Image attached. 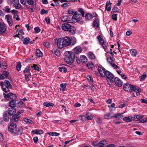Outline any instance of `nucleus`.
I'll return each mask as SVG.
<instances>
[{"label": "nucleus", "mask_w": 147, "mask_h": 147, "mask_svg": "<svg viewBox=\"0 0 147 147\" xmlns=\"http://www.w3.org/2000/svg\"><path fill=\"white\" fill-rule=\"evenodd\" d=\"M123 87L124 90L126 91L140 92L142 91L140 88L135 86L131 85L127 83L124 84Z\"/></svg>", "instance_id": "obj_3"}, {"label": "nucleus", "mask_w": 147, "mask_h": 147, "mask_svg": "<svg viewBox=\"0 0 147 147\" xmlns=\"http://www.w3.org/2000/svg\"><path fill=\"white\" fill-rule=\"evenodd\" d=\"M87 66L89 68H92L94 67V65L92 63H90L87 64Z\"/></svg>", "instance_id": "obj_64"}, {"label": "nucleus", "mask_w": 147, "mask_h": 147, "mask_svg": "<svg viewBox=\"0 0 147 147\" xmlns=\"http://www.w3.org/2000/svg\"><path fill=\"white\" fill-rule=\"evenodd\" d=\"M16 125L15 123H11L8 127V131L9 132L13 134L15 130H16Z\"/></svg>", "instance_id": "obj_5"}, {"label": "nucleus", "mask_w": 147, "mask_h": 147, "mask_svg": "<svg viewBox=\"0 0 147 147\" xmlns=\"http://www.w3.org/2000/svg\"><path fill=\"white\" fill-rule=\"evenodd\" d=\"M35 33L36 34L39 33L40 31V29L38 27H35L34 28Z\"/></svg>", "instance_id": "obj_54"}, {"label": "nucleus", "mask_w": 147, "mask_h": 147, "mask_svg": "<svg viewBox=\"0 0 147 147\" xmlns=\"http://www.w3.org/2000/svg\"><path fill=\"white\" fill-rule=\"evenodd\" d=\"M86 78L89 83L91 84L93 82V80L91 76H88L86 77Z\"/></svg>", "instance_id": "obj_53"}, {"label": "nucleus", "mask_w": 147, "mask_h": 147, "mask_svg": "<svg viewBox=\"0 0 147 147\" xmlns=\"http://www.w3.org/2000/svg\"><path fill=\"white\" fill-rule=\"evenodd\" d=\"M123 120L127 122H131L132 120V117L131 116L125 117L123 119Z\"/></svg>", "instance_id": "obj_20"}, {"label": "nucleus", "mask_w": 147, "mask_h": 147, "mask_svg": "<svg viewBox=\"0 0 147 147\" xmlns=\"http://www.w3.org/2000/svg\"><path fill=\"white\" fill-rule=\"evenodd\" d=\"M3 10L7 13H10L11 11L10 9L9 6H8L4 7V8L3 9Z\"/></svg>", "instance_id": "obj_35"}, {"label": "nucleus", "mask_w": 147, "mask_h": 147, "mask_svg": "<svg viewBox=\"0 0 147 147\" xmlns=\"http://www.w3.org/2000/svg\"><path fill=\"white\" fill-rule=\"evenodd\" d=\"M67 85L66 83H62L60 85L61 90L62 91H64Z\"/></svg>", "instance_id": "obj_30"}, {"label": "nucleus", "mask_w": 147, "mask_h": 147, "mask_svg": "<svg viewBox=\"0 0 147 147\" xmlns=\"http://www.w3.org/2000/svg\"><path fill=\"white\" fill-rule=\"evenodd\" d=\"M97 70L101 76L102 77H104L106 70L103 67H98L97 69Z\"/></svg>", "instance_id": "obj_11"}, {"label": "nucleus", "mask_w": 147, "mask_h": 147, "mask_svg": "<svg viewBox=\"0 0 147 147\" xmlns=\"http://www.w3.org/2000/svg\"><path fill=\"white\" fill-rule=\"evenodd\" d=\"M13 18L16 19L17 21H19L20 20V18L19 17V16L18 14L14 15L13 16Z\"/></svg>", "instance_id": "obj_58"}, {"label": "nucleus", "mask_w": 147, "mask_h": 147, "mask_svg": "<svg viewBox=\"0 0 147 147\" xmlns=\"http://www.w3.org/2000/svg\"><path fill=\"white\" fill-rule=\"evenodd\" d=\"M62 38L64 47H68L71 44V39L69 37L66 36L64 38Z\"/></svg>", "instance_id": "obj_8"}, {"label": "nucleus", "mask_w": 147, "mask_h": 147, "mask_svg": "<svg viewBox=\"0 0 147 147\" xmlns=\"http://www.w3.org/2000/svg\"><path fill=\"white\" fill-rule=\"evenodd\" d=\"M76 29L73 26H71L70 29L68 31L70 34L73 35L75 33Z\"/></svg>", "instance_id": "obj_26"}, {"label": "nucleus", "mask_w": 147, "mask_h": 147, "mask_svg": "<svg viewBox=\"0 0 147 147\" xmlns=\"http://www.w3.org/2000/svg\"><path fill=\"white\" fill-rule=\"evenodd\" d=\"M86 117L88 120H89L92 118V116L91 114L88 113L86 114Z\"/></svg>", "instance_id": "obj_46"}, {"label": "nucleus", "mask_w": 147, "mask_h": 147, "mask_svg": "<svg viewBox=\"0 0 147 147\" xmlns=\"http://www.w3.org/2000/svg\"><path fill=\"white\" fill-rule=\"evenodd\" d=\"M3 74L5 77V78H6L9 75V73L7 71H3Z\"/></svg>", "instance_id": "obj_62"}, {"label": "nucleus", "mask_w": 147, "mask_h": 147, "mask_svg": "<svg viewBox=\"0 0 147 147\" xmlns=\"http://www.w3.org/2000/svg\"><path fill=\"white\" fill-rule=\"evenodd\" d=\"M48 13V11L45 10L44 9H42L40 11V14L41 15H43L45 14H47Z\"/></svg>", "instance_id": "obj_55"}, {"label": "nucleus", "mask_w": 147, "mask_h": 147, "mask_svg": "<svg viewBox=\"0 0 147 147\" xmlns=\"http://www.w3.org/2000/svg\"><path fill=\"white\" fill-rule=\"evenodd\" d=\"M3 95L6 100H11L9 103V106L10 107L14 108L16 107V101L18 100L15 94L10 92L7 94L4 93Z\"/></svg>", "instance_id": "obj_1"}, {"label": "nucleus", "mask_w": 147, "mask_h": 147, "mask_svg": "<svg viewBox=\"0 0 147 147\" xmlns=\"http://www.w3.org/2000/svg\"><path fill=\"white\" fill-rule=\"evenodd\" d=\"M57 47L59 49H61L64 47L62 38H59L57 40Z\"/></svg>", "instance_id": "obj_9"}, {"label": "nucleus", "mask_w": 147, "mask_h": 147, "mask_svg": "<svg viewBox=\"0 0 147 147\" xmlns=\"http://www.w3.org/2000/svg\"><path fill=\"white\" fill-rule=\"evenodd\" d=\"M30 40L28 37L25 38L23 41V44L25 45H27L30 41Z\"/></svg>", "instance_id": "obj_39"}, {"label": "nucleus", "mask_w": 147, "mask_h": 147, "mask_svg": "<svg viewBox=\"0 0 147 147\" xmlns=\"http://www.w3.org/2000/svg\"><path fill=\"white\" fill-rule=\"evenodd\" d=\"M24 72L25 74H28L31 75L30 72V71L29 68L28 67H26L24 71Z\"/></svg>", "instance_id": "obj_33"}, {"label": "nucleus", "mask_w": 147, "mask_h": 147, "mask_svg": "<svg viewBox=\"0 0 147 147\" xmlns=\"http://www.w3.org/2000/svg\"><path fill=\"white\" fill-rule=\"evenodd\" d=\"M51 51L53 54H54L57 56H59L60 55L59 51L58 49H53Z\"/></svg>", "instance_id": "obj_31"}, {"label": "nucleus", "mask_w": 147, "mask_h": 147, "mask_svg": "<svg viewBox=\"0 0 147 147\" xmlns=\"http://www.w3.org/2000/svg\"><path fill=\"white\" fill-rule=\"evenodd\" d=\"M64 57L65 62L67 64H71L74 60L75 54L72 52L66 51L65 52Z\"/></svg>", "instance_id": "obj_2"}, {"label": "nucleus", "mask_w": 147, "mask_h": 147, "mask_svg": "<svg viewBox=\"0 0 147 147\" xmlns=\"http://www.w3.org/2000/svg\"><path fill=\"white\" fill-rule=\"evenodd\" d=\"M81 16V14L78 13V12L76 11L74 13V15L72 17V18L76 20L77 21H79L81 19L80 18Z\"/></svg>", "instance_id": "obj_15"}, {"label": "nucleus", "mask_w": 147, "mask_h": 147, "mask_svg": "<svg viewBox=\"0 0 147 147\" xmlns=\"http://www.w3.org/2000/svg\"><path fill=\"white\" fill-rule=\"evenodd\" d=\"M46 134H47L49 135L52 136H59L60 135V134L59 133L53 132H47Z\"/></svg>", "instance_id": "obj_34"}, {"label": "nucleus", "mask_w": 147, "mask_h": 147, "mask_svg": "<svg viewBox=\"0 0 147 147\" xmlns=\"http://www.w3.org/2000/svg\"><path fill=\"white\" fill-rule=\"evenodd\" d=\"M59 69L61 72L63 70V71L64 73L66 72L67 71V69H66L65 67H59Z\"/></svg>", "instance_id": "obj_40"}, {"label": "nucleus", "mask_w": 147, "mask_h": 147, "mask_svg": "<svg viewBox=\"0 0 147 147\" xmlns=\"http://www.w3.org/2000/svg\"><path fill=\"white\" fill-rule=\"evenodd\" d=\"M16 112V110L14 108L11 107L8 109V113L10 116H12Z\"/></svg>", "instance_id": "obj_16"}, {"label": "nucleus", "mask_w": 147, "mask_h": 147, "mask_svg": "<svg viewBox=\"0 0 147 147\" xmlns=\"http://www.w3.org/2000/svg\"><path fill=\"white\" fill-rule=\"evenodd\" d=\"M31 75H29L28 74H25V80L27 82H28L29 80V77Z\"/></svg>", "instance_id": "obj_59"}, {"label": "nucleus", "mask_w": 147, "mask_h": 147, "mask_svg": "<svg viewBox=\"0 0 147 147\" xmlns=\"http://www.w3.org/2000/svg\"><path fill=\"white\" fill-rule=\"evenodd\" d=\"M80 59L81 62L82 63H85L87 61V57L84 55L80 56Z\"/></svg>", "instance_id": "obj_25"}, {"label": "nucleus", "mask_w": 147, "mask_h": 147, "mask_svg": "<svg viewBox=\"0 0 147 147\" xmlns=\"http://www.w3.org/2000/svg\"><path fill=\"white\" fill-rule=\"evenodd\" d=\"M11 12L13 16L18 14V11L16 10H12Z\"/></svg>", "instance_id": "obj_56"}, {"label": "nucleus", "mask_w": 147, "mask_h": 147, "mask_svg": "<svg viewBox=\"0 0 147 147\" xmlns=\"http://www.w3.org/2000/svg\"><path fill=\"white\" fill-rule=\"evenodd\" d=\"M78 11L81 13L82 17H84V9H83L80 8L78 9Z\"/></svg>", "instance_id": "obj_48"}, {"label": "nucleus", "mask_w": 147, "mask_h": 147, "mask_svg": "<svg viewBox=\"0 0 147 147\" xmlns=\"http://www.w3.org/2000/svg\"><path fill=\"white\" fill-rule=\"evenodd\" d=\"M36 55L38 57H40L42 56V53L39 49H37L36 51Z\"/></svg>", "instance_id": "obj_28"}, {"label": "nucleus", "mask_w": 147, "mask_h": 147, "mask_svg": "<svg viewBox=\"0 0 147 147\" xmlns=\"http://www.w3.org/2000/svg\"><path fill=\"white\" fill-rule=\"evenodd\" d=\"M32 132L34 134H42L43 133V131L42 130H34L32 131Z\"/></svg>", "instance_id": "obj_21"}, {"label": "nucleus", "mask_w": 147, "mask_h": 147, "mask_svg": "<svg viewBox=\"0 0 147 147\" xmlns=\"http://www.w3.org/2000/svg\"><path fill=\"white\" fill-rule=\"evenodd\" d=\"M32 67L33 68V69L34 70H36L38 71L39 70V68L36 64H33V66H32Z\"/></svg>", "instance_id": "obj_52"}, {"label": "nucleus", "mask_w": 147, "mask_h": 147, "mask_svg": "<svg viewBox=\"0 0 147 147\" xmlns=\"http://www.w3.org/2000/svg\"><path fill=\"white\" fill-rule=\"evenodd\" d=\"M119 11L118 8L116 7H114L112 10V12H117Z\"/></svg>", "instance_id": "obj_63"}, {"label": "nucleus", "mask_w": 147, "mask_h": 147, "mask_svg": "<svg viewBox=\"0 0 147 147\" xmlns=\"http://www.w3.org/2000/svg\"><path fill=\"white\" fill-rule=\"evenodd\" d=\"M76 38L74 37L72 38L71 39V44L72 45H73L76 43Z\"/></svg>", "instance_id": "obj_47"}, {"label": "nucleus", "mask_w": 147, "mask_h": 147, "mask_svg": "<svg viewBox=\"0 0 147 147\" xmlns=\"http://www.w3.org/2000/svg\"><path fill=\"white\" fill-rule=\"evenodd\" d=\"M11 1V3L17 9H20L21 8V5L19 3V0H8V2Z\"/></svg>", "instance_id": "obj_6"}, {"label": "nucleus", "mask_w": 147, "mask_h": 147, "mask_svg": "<svg viewBox=\"0 0 147 147\" xmlns=\"http://www.w3.org/2000/svg\"><path fill=\"white\" fill-rule=\"evenodd\" d=\"M144 117V115H136V118H135V117H134V118L135 119L136 121H138Z\"/></svg>", "instance_id": "obj_45"}, {"label": "nucleus", "mask_w": 147, "mask_h": 147, "mask_svg": "<svg viewBox=\"0 0 147 147\" xmlns=\"http://www.w3.org/2000/svg\"><path fill=\"white\" fill-rule=\"evenodd\" d=\"M20 117V116L19 115L17 114H16L12 116V118L14 121L15 122H17L19 120Z\"/></svg>", "instance_id": "obj_23"}, {"label": "nucleus", "mask_w": 147, "mask_h": 147, "mask_svg": "<svg viewBox=\"0 0 147 147\" xmlns=\"http://www.w3.org/2000/svg\"><path fill=\"white\" fill-rule=\"evenodd\" d=\"M74 51L76 54L79 53L82 51L81 47L80 46H77L74 49Z\"/></svg>", "instance_id": "obj_22"}, {"label": "nucleus", "mask_w": 147, "mask_h": 147, "mask_svg": "<svg viewBox=\"0 0 147 147\" xmlns=\"http://www.w3.org/2000/svg\"><path fill=\"white\" fill-rule=\"evenodd\" d=\"M110 113H107L105 114L104 115V117L105 119H109L110 118H112V117H110Z\"/></svg>", "instance_id": "obj_43"}, {"label": "nucleus", "mask_w": 147, "mask_h": 147, "mask_svg": "<svg viewBox=\"0 0 147 147\" xmlns=\"http://www.w3.org/2000/svg\"><path fill=\"white\" fill-rule=\"evenodd\" d=\"M104 142H105V140L100 141L98 143V144L100 146H105V144L104 143Z\"/></svg>", "instance_id": "obj_51"}, {"label": "nucleus", "mask_w": 147, "mask_h": 147, "mask_svg": "<svg viewBox=\"0 0 147 147\" xmlns=\"http://www.w3.org/2000/svg\"><path fill=\"white\" fill-rule=\"evenodd\" d=\"M107 61L110 65L113 63L114 61L112 59L111 57H108L107 58Z\"/></svg>", "instance_id": "obj_44"}, {"label": "nucleus", "mask_w": 147, "mask_h": 147, "mask_svg": "<svg viewBox=\"0 0 147 147\" xmlns=\"http://www.w3.org/2000/svg\"><path fill=\"white\" fill-rule=\"evenodd\" d=\"M85 18L86 20L88 21L92 19L93 16L91 13H88L85 15Z\"/></svg>", "instance_id": "obj_19"}, {"label": "nucleus", "mask_w": 147, "mask_h": 147, "mask_svg": "<svg viewBox=\"0 0 147 147\" xmlns=\"http://www.w3.org/2000/svg\"><path fill=\"white\" fill-rule=\"evenodd\" d=\"M117 14H113L112 16V19L115 21H117Z\"/></svg>", "instance_id": "obj_57"}, {"label": "nucleus", "mask_w": 147, "mask_h": 147, "mask_svg": "<svg viewBox=\"0 0 147 147\" xmlns=\"http://www.w3.org/2000/svg\"><path fill=\"white\" fill-rule=\"evenodd\" d=\"M79 118L81 121H83L85 120L86 119V117L84 115H80L79 116Z\"/></svg>", "instance_id": "obj_61"}, {"label": "nucleus", "mask_w": 147, "mask_h": 147, "mask_svg": "<svg viewBox=\"0 0 147 147\" xmlns=\"http://www.w3.org/2000/svg\"><path fill=\"white\" fill-rule=\"evenodd\" d=\"M68 16L67 15H65V16H63L62 19L61 20L63 22H67L68 20Z\"/></svg>", "instance_id": "obj_50"}, {"label": "nucleus", "mask_w": 147, "mask_h": 147, "mask_svg": "<svg viewBox=\"0 0 147 147\" xmlns=\"http://www.w3.org/2000/svg\"><path fill=\"white\" fill-rule=\"evenodd\" d=\"M23 120L25 122L28 123H32V121L31 120L26 118H24L23 119Z\"/></svg>", "instance_id": "obj_49"}, {"label": "nucleus", "mask_w": 147, "mask_h": 147, "mask_svg": "<svg viewBox=\"0 0 147 147\" xmlns=\"http://www.w3.org/2000/svg\"><path fill=\"white\" fill-rule=\"evenodd\" d=\"M88 56L89 58L91 59H94L95 58L94 55L91 52L88 53Z\"/></svg>", "instance_id": "obj_27"}, {"label": "nucleus", "mask_w": 147, "mask_h": 147, "mask_svg": "<svg viewBox=\"0 0 147 147\" xmlns=\"http://www.w3.org/2000/svg\"><path fill=\"white\" fill-rule=\"evenodd\" d=\"M147 75L146 74V73L144 72L143 75H142L141 76L139 77V78L140 79V81H142L144 80L147 77Z\"/></svg>", "instance_id": "obj_37"}, {"label": "nucleus", "mask_w": 147, "mask_h": 147, "mask_svg": "<svg viewBox=\"0 0 147 147\" xmlns=\"http://www.w3.org/2000/svg\"><path fill=\"white\" fill-rule=\"evenodd\" d=\"M28 3L30 5H32L33 4L34 1L33 0H26Z\"/></svg>", "instance_id": "obj_60"}, {"label": "nucleus", "mask_w": 147, "mask_h": 147, "mask_svg": "<svg viewBox=\"0 0 147 147\" xmlns=\"http://www.w3.org/2000/svg\"><path fill=\"white\" fill-rule=\"evenodd\" d=\"M7 28L4 24L0 23V34L3 35L6 30Z\"/></svg>", "instance_id": "obj_12"}, {"label": "nucleus", "mask_w": 147, "mask_h": 147, "mask_svg": "<svg viewBox=\"0 0 147 147\" xmlns=\"http://www.w3.org/2000/svg\"><path fill=\"white\" fill-rule=\"evenodd\" d=\"M4 83L2 82L0 83L3 90L4 92H9L10 91L9 89L11 88L12 86L8 80H5Z\"/></svg>", "instance_id": "obj_4"}, {"label": "nucleus", "mask_w": 147, "mask_h": 147, "mask_svg": "<svg viewBox=\"0 0 147 147\" xmlns=\"http://www.w3.org/2000/svg\"><path fill=\"white\" fill-rule=\"evenodd\" d=\"M101 45H102L103 49L107 53H108L110 52L108 50V43H107L106 42H105L104 43L101 44Z\"/></svg>", "instance_id": "obj_18"}, {"label": "nucleus", "mask_w": 147, "mask_h": 147, "mask_svg": "<svg viewBox=\"0 0 147 147\" xmlns=\"http://www.w3.org/2000/svg\"><path fill=\"white\" fill-rule=\"evenodd\" d=\"M21 66L22 65L21 64V62L20 61L18 62L17 63L16 66V69L18 71H20L21 70Z\"/></svg>", "instance_id": "obj_41"}, {"label": "nucleus", "mask_w": 147, "mask_h": 147, "mask_svg": "<svg viewBox=\"0 0 147 147\" xmlns=\"http://www.w3.org/2000/svg\"><path fill=\"white\" fill-rule=\"evenodd\" d=\"M114 82L116 85L120 87L122 86L123 84L122 82L118 78H115L114 79Z\"/></svg>", "instance_id": "obj_14"}, {"label": "nucleus", "mask_w": 147, "mask_h": 147, "mask_svg": "<svg viewBox=\"0 0 147 147\" xmlns=\"http://www.w3.org/2000/svg\"><path fill=\"white\" fill-rule=\"evenodd\" d=\"M93 25L96 28H98L99 26V21L98 19H96L93 22Z\"/></svg>", "instance_id": "obj_32"}, {"label": "nucleus", "mask_w": 147, "mask_h": 147, "mask_svg": "<svg viewBox=\"0 0 147 147\" xmlns=\"http://www.w3.org/2000/svg\"><path fill=\"white\" fill-rule=\"evenodd\" d=\"M123 113H124L115 114L114 115V117L115 118L119 119L121 118V117L122 116V115Z\"/></svg>", "instance_id": "obj_36"}, {"label": "nucleus", "mask_w": 147, "mask_h": 147, "mask_svg": "<svg viewBox=\"0 0 147 147\" xmlns=\"http://www.w3.org/2000/svg\"><path fill=\"white\" fill-rule=\"evenodd\" d=\"M23 131V128L22 127H18L17 129H16V130L14 132V135H19L21 134Z\"/></svg>", "instance_id": "obj_17"}, {"label": "nucleus", "mask_w": 147, "mask_h": 147, "mask_svg": "<svg viewBox=\"0 0 147 147\" xmlns=\"http://www.w3.org/2000/svg\"><path fill=\"white\" fill-rule=\"evenodd\" d=\"M71 25L67 23H65L62 25L61 28L63 30L66 31H68L70 29Z\"/></svg>", "instance_id": "obj_13"}, {"label": "nucleus", "mask_w": 147, "mask_h": 147, "mask_svg": "<svg viewBox=\"0 0 147 147\" xmlns=\"http://www.w3.org/2000/svg\"><path fill=\"white\" fill-rule=\"evenodd\" d=\"M131 53L134 57H136L137 54L136 51L135 49H132L131 51Z\"/></svg>", "instance_id": "obj_42"}, {"label": "nucleus", "mask_w": 147, "mask_h": 147, "mask_svg": "<svg viewBox=\"0 0 147 147\" xmlns=\"http://www.w3.org/2000/svg\"><path fill=\"white\" fill-rule=\"evenodd\" d=\"M97 39L98 41L99 44H101L105 42L104 41L103 38L102 36L100 35H99L97 37Z\"/></svg>", "instance_id": "obj_24"}, {"label": "nucleus", "mask_w": 147, "mask_h": 147, "mask_svg": "<svg viewBox=\"0 0 147 147\" xmlns=\"http://www.w3.org/2000/svg\"><path fill=\"white\" fill-rule=\"evenodd\" d=\"M43 105L45 106L49 107L50 106H54V104L52 103L46 102L43 103Z\"/></svg>", "instance_id": "obj_38"}, {"label": "nucleus", "mask_w": 147, "mask_h": 147, "mask_svg": "<svg viewBox=\"0 0 147 147\" xmlns=\"http://www.w3.org/2000/svg\"><path fill=\"white\" fill-rule=\"evenodd\" d=\"M106 76L107 78L106 80L108 82L111 81L112 80L114 77V75L109 71L106 70L105 74V76Z\"/></svg>", "instance_id": "obj_7"}, {"label": "nucleus", "mask_w": 147, "mask_h": 147, "mask_svg": "<svg viewBox=\"0 0 147 147\" xmlns=\"http://www.w3.org/2000/svg\"><path fill=\"white\" fill-rule=\"evenodd\" d=\"M3 119L5 121L7 122L9 121V117L6 112L4 113L3 114Z\"/></svg>", "instance_id": "obj_29"}, {"label": "nucleus", "mask_w": 147, "mask_h": 147, "mask_svg": "<svg viewBox=\"0 0 147 147\" xmlns=\"http://www.w3.org/2000/svg\"><path fill=\"white\" fill-rule=\"evenodd\" d=\"M5 19L7 20L9 25L10 26H12L13 24L12 19V17L9 14H7L5 16Z\"/></svg>", "instance_id": "obj_10"}]
</instances>
